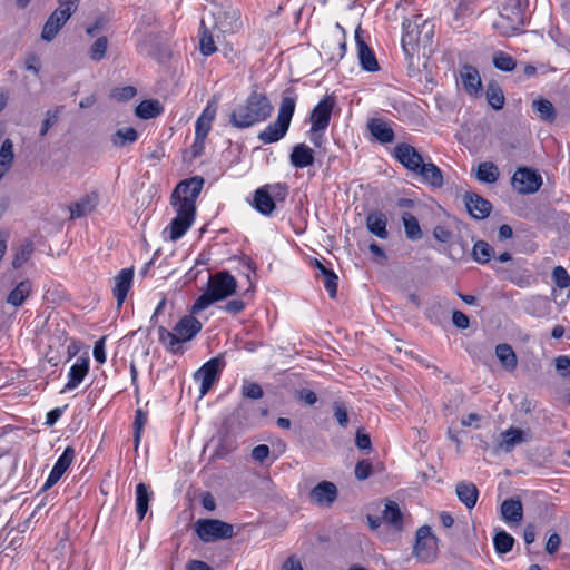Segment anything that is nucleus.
Instances as JSON below:
<instances>
[{
    "label": "nucleus",
    "instance_id": "obj_1",
    "mask_svg": "<svg viewBox=\"0 0 570 570\" xmlns=\"http://www.w3.org/2000/svg\"><path fill=\"white\" fill-rule=\"evenodd\" d=\"M273 109V105L265 94L253 91L243 104L232 111L230 124L239 129L252 127L268 119Z\"/></svg>",
    "mask_w": 570,
    "mask_h": 570
},
{
    "label": "nucleus",
    "instance_id": "obj_2",
    "mask_svg": "<svg viewBox=\"0 0 570 570\" xmlns=\"http://www.w3.org/2000/svg\"><path fill=\"white\" fill-rule=\"evenodd\" d=\"M297 97L293 90H286L278 109L277 118L258 134L263 144H273L281 140L287 132L295 111Z\"/></svg>",
    "mask_w": 570,
    "mask_h": 570
},
{
    "label": "nucleus",
    "instance_id": "obj_3",
    "mask_svg": "<svg viewBox=\"0 0 570 570\" xmlns=\"http://www.w3.org/2000/svg\"><path fill=\"white\" fill-rule=\"evenodd\" d=\"M80 0H58L59 7L49 16L42 31V40L52 41L70 17L76 12Z\"/></svg>",
    "mask_w": 570,
    "mask_h": 570
},
{
    "label": "nucleus",
    "instance_id": "obj_4",
    "mask_svg": "<svg viewBox=\"0 0 570 570\" xmlns=\"http://www.w3.org/2000/svg\"><path fill=\"white\" fill-rule=\"evenodd\" d=\"M204 186V178L194 176L191 178L181 180L171 193V205L187 209L191 207V212H196V199L198 198Z\"/></svg>",
    "mask_w": 570,
    "mask_h": 570
},
{
    "label": "nucleus",
    "instance_id": "obj_5",
    "mask_svg": "<svg viewBox=\"0 0 570 570\" xmlns=\"http://www.w3.org/2000/svg\"><path fill=\"white\" fill-rule=\"evenodd\" d=\"M199 539L204 542H213L220 539H229L234 535L232 524L217 519H202L195 524Z\"/></svg>",
    "mask_w": 570,
    "mask_h": 570
},
{
    "label": "nucleus",
    "instance_id": "obj_6",
    "mask_svg": "<svg viewBox=\"0 0 570 570\" xmlns=\"http://www.w3.org/2000/svg\"><path fill=\"white\" fill-rule=\"evenodd\" d=\"M210 14L215 28L223 33H235L242 28L240 11L233 6H214Z\"/></svg>",
    "mask_w": 570,
    "mask_h": 570
},
{
    "label": "nucleus",
    "instance_id": "obj_7",
    "mask_svg": "<svg viewBox=\"0 0 570 570\" xmlns=\"http://www.w3.org/2000/svg\"><path fill=\"white\" fill-rule=\"evenodd\" d=\"M419 20L420 18L414 22H403L402 46L404 50H407V46L419 45L421 42L426 45L433 36V24L428 20L420 23Z\"/></svg>",
    "mask_w": 570,
    "mask_h": 570
},
{
    "label": "nucleus",
    "instance_id": "obj_8",
    "mask_svg": "<svg viewBox=\"0 0 570 570\" xmlns=\"http://www.w3.org/2000/svg\"><path fill=\"white\" fill-rule=\"evenodd\" d=\"M413 553L417 559L424 562H429L435 558L436 539L430 527L422 525L417 529Z\"/></svg>",
    "mask_w": 570,
    "mask_h": 570
},
{
    "label": "nucleus",
    "instance_id": "obj_9",
    "mask_svg": "<svg viewBox=\"0 0 570 570\" xmlns=\"http://www.w3.org/2000/svg\"><path fill=\"white\" fill-rule=\"evenodd\" d=\"M511 184L519 194H533L541 187L542 178L534 169L518 168L512 176Z\"/></svg>",
    "mask_w": 570,
    "mask_h": 570
},
{
    "label": "nucleus",
    "instance_id": "obj_10",
    "mask_svg": "<svg viewBox=\"0 0 570 570\" xmlns=\"http://www.w3.org/2000/svg\"><path fill=\"white\" fill-rule=\"evenodd\" d=\"M223 365L224 363L220 357H213L196 371L194 379L200 382V396L206 395L213 384L218 380Z\"/></svg>",
    "mask_w": 570,
    "mask_h": 570
},
{
    "label": "nucleus",
    "instance_id": "obj_11",
    "mask_svg": "<svg viewBox=\"0 0 570 570\" xmlns=\"http://www.w3.org/2000/svg\"><path fill=\"white\" fill-rule=\"evenodd\" d=\"M336 104L333 95H326L324 98L313 108L309 120L314 131H325L330 125L331 115Z\"/></svg>",
    "mask_w": 570,
    "mask_h": 570
},
{
    "label": "nucleus",
    "instance_id": "obj_12",
    "mask_svg": "<svg viewBox=\"0 0 570 570\" xmlns=\"http://www.w3.org/2000/svg\"><path fill=\"white\" fill-rule=\"evenodd\" d=\"M237 281L227 271L217 272L208 279L207 288L216 295L219 301L233 295L236 292Z\"/></svg>",
    "mask_w": 570,
    "mask_h": 570
},
{
    "label": "nucleus",
    "instance_id": "obj_13",
    "mask_svg": "<svg viewBox=\"0 0 570 570\" xmlns=\"http://www.w3.org/2000/svg\"><path fill=\"white\" fill-rule=\"evenodd\" d=\"M393 155L407 170L413 173H417L424 164L421 154L405 142L396 145Z\"/></svg>",
    "mask_w": 570,
    "mask_h": 570
},
{
    "label": "nucleus",
    "instance_id": "obj_14",
    "mask_svg": "<svg viewBox=\"0 0 570 570\" xmlns=\"http://www.w3.org/2000/svg\"><path fill=\"white\" fill-rule=\"evenodd\" d=\"M176 210V217L171 220L169 229V239L175 242L181 238L185 233L193 225L196 212H191V207L188 210L185 208L174 207Z\"/></svg>",
    "mask_w": 570,
    "mask_h": 570
},
{
    "label": "nucleus",
    "instance_id": "obj_15",
    "mask_svg": "<svg viewBox=\"0 0 570 570\" xmlns=\"http://www.w3.org/2000/svg\"><path fill=\"white\" fill-rule=\"evenodd\" d=\"M337 498V488L333 482L322 481L309 491V501L320 507H330Z\"/></svg>",
    "mask_w": 570,
    "mask_h": 570
},
{
    "label": "nucleus",
    "instance_id": "obj_16",
    "mask_svg": "<svg viewBox=\"0 0 570 570\" xmlns=\"http://www.w3.org/2000/svg\"><path fill=\"white\" fill-rule=\"evenodd\" d=\"M75 459V450L71 446H67L62 454L59 456L57 462L55 463L51 472L49 473L48 479L43 484V490H48L53 487L63 475V473L69 469Z\"/></svg>",
    "mask_w": 570,
    "mask_h": 570
},
{
    "label": "nucleus",
    "instance_id": "obj_17",
    "mask_svg": "<svg viewBox=\"0 0 570 570\" xmlns=\"http://www.w3.org/2000/svg\"><path fill=\"white\" fill-rule=\"evenodd\" d=\"M527 6V0H507L502 6L500 16L502 19H507L513 29H518L524 22V9Z\"/></svg>",
    "mask_w": 570,
    "mask_h": 570
},
{
    "label": "nucleus",
    "instance_id": "obj_18",
    "mask_svg": "<svg viewBox=\"0 0 570 570\" xmlns=\"http://www.w3.org/2000/svg\"><path fill=\"white\" fill-rule=\"evenodd\" d=\"M134 279V268L121 269L114 278L115 285L112 288L114 296L117 301V307L120 308L131 288Z\"/></svg>",
    "mask_w": 570,
    "mask_h": 570
},
{
    "label": "nucleus",
    "instance_id": "obj_19",
    "mask_svg": "<svg viewBox=\"0 0 570 570\" xmlns=\"http://www.w3.org/2000/svg\"><path fill=\"white\" fill-rule=\"evenodd\" d=\"M463 200L468 212L475 219L487 218L492 210L491 203L475 193H466Z\"/></svg>",
    "mask_w": 570,
    "mask_h": 570
},
{
    "label": "nucleus",
    "instance_id": "obj_20",
    "mask_svg": "<svg viewBox=\"0 0 570 570\" xmlns=\"http://www.w3.org/2000/svg\"><path fill=\"white\" fill-rule=\"evenodd\" d=\"M360 28L355 31V40L357 46V55L362 68L368 72L379 70V63L373 50L366 45V42L360 36Z\"/></svg>",
    "mask_w": 570,
    "mask_h": 570
},
{
    "label": "nucleus",
    "instance_id": "obj_21",
    "mask_svg": "<svg viewBox=\"0 0 570 570\" xmlns=\"http://www.w3.org/2000/svg\"><path fill=\"white\" fill-rule=\"evenodd\" d=\"M89 372V358L79 357L76 363L70 367L68 373V382L62 392L76 389L86 377Z\"/></svg>",
    "mask_w": 570,
    "mask_h": 570
},
{
    "label": "nucleus",
    "instance_id": "obj_22",
    "mask_svg": "<svg viewBox=\"0 0 570 570\" xmlns=\"http://www.w3.org/2000/svg\"><path fill=\"white\" fill-rule=\"evenodd\" d=\"M460 79L468 94L478 95L480 92L482 82L475 67L464 65L460 70Z\"/></svg>",
    "mask_w": 570,
    "mask_h": 570
},
{
    "label": "nucleus",
    "instance_id": "obj_23",
    "mask_svg": "<svg viewBox=\"0 0 570 570\" xmlns=\"http://www.w3.org/2000/svg\"><path fill=\"white\" fill-rule=\"evenodd\" d=\"M98 202L99 196L96 191L87 194L86 196H83L81 199H79L77 203L69 207L71 218H80L90 214L97 207Z\"/></svg>",
    "mask_w": 570,
    "mask_h": 570
},
{
    "label": "nucleus",
    "instance_id": "obj_24",
    "mask_svg": "<svg viewBox=\"0 0 570 570\" xmlns=\"http://www.w3.org/2000/svg\"><path fill=\"white\" fill-rule=\"evenodd\" d=\"M203 325L194 316H184L174 327V331L178 333L181 342L191 340L197 333L200 332Z\"/></svg>",
    "mask_w": 570,
    "mask_h": 570
},
{
    "label": "nucleus",
    "instance_id": "obj_25",
    "mask_svg": "<svg viewBox=\"0 0 570 570\" xmlns=\"http://www.w3.org/2000/svg\"><path fill=\"white\" fill-rule=\"evenodd\" d=\"M458 499L466 507L472 509L475 507L479 498V490L474 483L469 481H460L455 487Z\"/></svg>",
    "mask_w": 570,
    "mask_h": 570
},
{
    "label": "nucleus",
    "instance_id": "obj_26",
    "mask_svg": "<svg viewBox=\"0 0 570 570\" xmlns=\"http://www.w3.org/2000/svg\"><path fill=\"white\" fill-rule=\"evenodd\" d=\"M367 128L373 137L381 144H390L394 140V131L392 127L382 119H371L367 122Z\"/></svg>",
    "mask_w": 570,
    "mask_h": 570
},
{
    "label": "nucleus",
    "instance_id": "obj_27",
    "mask_svg": "<svg viewBox=\"0 0 570 570\" xmlns=\"http://www.w3.org/2000/svg\"><path fill=\"white\" fill-rule=\"evenodd\" d=\"M387 218L384 213L375 210L366 216V227L376 237L386 239L389 233L386 229Z\"/></svg>",
    "mask_w": 570,
    "mask_h": 570
},
{
    "label": "nucleus",
    "instance_id": "obj_28",
    "mask_svg": "<svg viewBox=\"0 0 570 570\" xmlns=\"http://www.w3.org/2000/svg\"><path fill=\"white\" fill-rule=\"evenodd\" d=\"M289 159L294 167L306 168L314 164V154L305 144H297L293 147Z\"/></svg>",
    "mask_w": 570,
    "mask_h": 570
},
{
    "label": "nucleus",
    "instance_id": "obj_29",
    "mask_svg": "<svg viewBox=\"0 0 570 570\" xmlns=\"http://www.w3.org/2000/svg\"><path fill=\"white\" fill-rule=\"evenodd\" d=\"M416 174L421 176L423 183L433 187L440 188L444 184L441 169L433 163H424Z\"/></svg>",
    "mask_w": 570,
    "mask_h": 570
},
{
    "label": "nucleus",
    "instance_id": "obj_30",
    "mask_svg": "<svg viewBox=\"0 0 570 570\" xmlns=\"http://www.w3.org/2000/svg\"><path fill=\"white\" fill-rule=\"evenodd\" d=\"M253 206L257 212L265 216H268L274 212L275 203L272 200L265 186H262L255 191Z\"/></svg>",
    "mask_w": 570,
    "mask_h": 570
},
{
    "label": "nucleus",
    "instance_id": "obj_31",
    "mask_svg": "<svg viewBox=\"0 0 570 570\" xmlns=\"http://www.w3.org/2000/svg\"><path fill=\"white\" fill-rule=\"evenodd\" d=\"M502 517L509 522H520L523 518V507L519 499H508L501 504Z\"/></svg>",
    "mask_w": 570,
    "mask_h": 570
},
{
    "label": "nucleus",
    "instance_id": "obj_32",
    "mask_svg": "<svg viewBox=\"0 0 570 570\" xmlns=\"http://www.w3.org/2000/svg\"><path fill=\"white\" fill-rule=\"evenodd\" d=\"M32 289L31 282L29 279L21 281L8 295L7 303L18 307L29 297Z\"/></svg>",
    "mask_w": 570,
    "mask_h": 570
},
{
    "label": "nucleus",
    "instance_id": "obj_33",
    "mask_svg": "<svg viewBox=\"0 0 570 570\" xmlns=\"http://www.w3.org/2000/svg\"><path fill=\"white\" fill-rule=\"evenodd\" d=\"M495 355L507 371H513L518 365V358L513 348L505 343L498 344Z\"/></svg>",
    "mask_w": 570,
    "mask_h": 570
},
{
    "label": "nucleus",
    "instance_id": "obj_34",
    "mask_svg": "<svg viewBox=\"0 0 570 570\" xmlns=\"http://www.w3.org/2000/svg\"><path fill=\"white\" fill-rule=\"evenodd\" d=\"M153 493L148 490L145 483H138L136 485V511L140 521L149 509V501Z\"/></svg>",
    "mask_w": 570,
    "mask_h": 570
},
{
    "label": "nucleus",
    "instance_id": "obj_35",
    "mask_svg": "<svg viewBox=\"0 0 570 570\" xmlns=\"http://www.w3.org/2000/svg\"><path fill=\"white\" fill-rule=\"evenodd\" d=\"M502 441L500 443L501 450L511 452L517 445L524 441L523 431L517 428H510L501 433Z\"/></svg>",
    "mask_w": 570,
    "mask_h": 570
},
{
    "label": "nucleus",
    "instance_id": "obj_36",
    "mask_svg": "<svg viewBox=\"0 0 570 570\" xmlns=\"http://www.w3.org/2000/svg\"><path fill=\"white\" fill-rule=\"evenodd\" d=\"M500 171L492 161L481 163L478 167L476 179L481 183L493 184L498 180Z\"/></svg>",
    "mask_w": 570,
    "mask_h": 570
},
{
    "label": "nucleus",
    "instance_id": "obj_37",
    "mask_svg": "<svg viewBox=\"0 0 570 570\" xmlns=\"http://www.w3.org/2000/svg\"><path fill=\"white\" fill-rule=\"evenodd\" d=\"M401 219L403 222L405 235L409 239L419 240L422 238V229L415 216L405 212L402 214Z\"/></svg>",
    "mask_w": 570,
    "mask_h": 570
},
{
    "label": "nucleus",
    "instance_id": "obj_38",
    "mask_svg": "<svg viewBox=\"0 0 570 570\" xmlns=\"http://www.w3.org/2000/svg\"><path fill=\"white\" fill-rule=\"evenodd\" d=\"M138 139V132L132 127H126L118 129L111 135L110 140L116 147H124L129 144H134Z\"/></svg>",
    "mask_w": 570,
    "mask_h": 570
},
{
    "label": "nucleus",
    "instance_id": "obj_39",
    "mask_svg": "<svg viewBox=\"0 0 570 570\" xmlns=\"http://www.w3.org/2000/svg\"><path fill=\"white\" fill-rule=\"evenodd\" d=\"M532 109L541 120L552 122L556 119V109L547 99L540 98L532 101Z\"/></svg>",
    "mask_w": 570,
    "mask_h": 570
},
{
    "label": "nucleus",
    "instance_id": "obj_40",
    "mask_svg": "<svg viewBox=\"0 0 570 570\" xmlns=\"http://www.w3.org/2000/svg\"><path fill=\"white\" fill-rule=\"evenodd\" d=\"M163 108L157 100H144L136 107V116L140 119H151L160 115Z\"/></svg>",
    "mask_w": 570,
    "mask_h": 570
},
{
    "label": "nucleus",
    "instance_id": "obj_41",
    "mask_svg": "<svg viewBox=\"0 0 570 570\" xmlns=\"http://www.w3.org/2000/svg\"><path fill=\"white\" fill-rule=\"evenodd\" d=\"M199 48H200V52L204 56H210L217 50L213 35L206 27L204 19L200 21Z\"/></svg>",
    "mask_w": 570,
    "mask_h": 570
},
{
    "label": "nucleus",
    "instance_id": "obj_42",
    "mask_svg": "<svg viewBox=\"0 0 570 570\" xmlns=\"http://www.w3.org/2000/svg\"><path fill=\"white\" fill-rule=\"evenodd\" d=\"M382 519L384 522L400 529L402 525V512L399 504L394 501H389L383 510Z\"/></svg>",
    "mask_w": 570,
    "mask_h": 570
},
{
    "label": "nucleus",
    "instance_id": "obj_43",
    "mask_svg": "<svg viewBox=\"0 0 570 570\" xmlns=\"http://www.w3.org/2000/svg\"><path fill=\"white\" fill-rule=\"evenodd\" d=\"M494 255L493 247L484 240H478L472 248L473 259L480 264H487Z\"/></svg>",
    "mask_w": 570,
    "mask_h": 570
},
{
    "label": "nucleus",
    "instance_id": "obj_44",
    "mask_svg": "<svg viewBox=\"0 0 570 570\" xmlns=\"http://www.w3.org/2000/svg\"><path fill=\"white\" fill-rule=\"evenodd\" d=\"M493 544L499 554H505L512 550L514 538L505 531H499L493 538Z\"/></svg>",
    "mask_w": 570,
    "mask_h": 570
},
{
    "label": "nucleus",
    "instance_id": "obj_45",
    "mask_svg": "<svg viewBox=\"0 0 570 570\" xmlns=\"http://www.w3.org/2000/svg\"><path fill=\"white\" fill-rule=\"evenodd\" d=\"M159 333V341L173 353H176L178 351V346L181 343V340L179 338V335L177 332L174 331L169 332L164 326H159L158 328Z\"/></svg>",
    "mask_w": 570,
    "mask_h": 570
},
{
    "label": "nucleus",
    "instance_id": "obj_46",
    "mask_svg": "<svg viewBox=\"0 0 570 570\" xmlns=\"http://www.w3.org/2000/svg\"><path fill=\"white\" fill-rule=\"evenodd\" d=\"M487 99L490 106L495 109L500 110L503 108L504 105V96L497 83H490L487 89Z\"/></svg>",
    "mask_w": 570,
    "mask_h": 570
},
{
    "label": "nucleus",
    "instance_id": "obj_47",
    "mask_svg": "<svg viewBox=\"0 0 570 570\" xmlns=\"http://www.w3.org/2000/svg\"><path fill=\"white\" fill-rule=\"evenodd\" d=\"M32 252L33 245L31 242L21 244L12 261L13 268H20L30 258Z\"/></svg>",
    "mask_w": 570,
    "mask_h": 570
},
{
    "label": "nucleus",
    "instance_id": "obj_48",
    "mask_svg": "<svg viewBox=\"0 0 570 570\" xmlns=\"http://www.w3.org/2000/svg\"><path fill=\"white\" fill-rule=\"evenodd\" d=\"M13 157V144L10 139H6L0 148V165L2 168H6L7 171L11 168Z\"/></svg>",
    "mask_w": 570,
    "mask_h": 570
},
{
    "label": "nucleus",
    "instance_id": "obj_49",
    "mask_svg": "<svg viewBox=\"0 0 570 570\" xmlns=\"http://www.w3.org/2000/svg\"><path fill=\"white\" fill-rule=\"evenodd\" d=\"M493 65L497 69L502 71H512L517 63L515 60L505 52H497L493 57Z\"/></svg>",
    "mask_w": 570,
    "mask_h": 570
},
{
    "label": "nucleus",
    "instance_id": "obj_50",
    "mask_svg": "<svg viewBox=\"0 0 570 570\" xmlns=\"http://www.w3.org/2000/svg\"><path fill=\"white\" fill-rule=\"evenodd\" d=\"M219 301L216 298V295H214L208 288L196 299L191 307V313L197 314L204 309H206L208 306H210L213 303Z\"/></svg>",
    "mask_w": 570,
    "mask_h": 570
},
{
    "label": "nucleus",
    "instance_id": "obj_51",
    "mask_svg": "<svg viewBox=\"0 0 570 570\" xmlns=\"http://www.w3.org/2000/svg\"><path fill=\"white\" fill-rule=\"evenodd\" d=\"M63 107L57 106L55 109H50L46 112V118L42 121L40 128V136L43 137L47 135L48 130L58 121L60 114L62 112Z\"/></svg>",
    "mask_w": 570,
    "mask_h": 570
},
{
    "label": "nucleus",
    "instance_id": "obj_52",
    "mask_svg": "<svg viewBox=\"0 0 570 570\" xmlns=\"http://www.w3.org/2000/svg\"><path fill=\"white\" fill-rule=\"evenodd\" d=\"M147 422V415L141 410L138 409L136 411L135 421H134V442H135V449L137 450L140 443L142 429Z\"/></svg>",
    "mask_w": 570,
    "mask_h": 570
},
{
    "label": "nucleus",
    "instance_id": "obj_53",
    "mask_svg": "<svg viewBox=\"0 0 570 570\" xmlns=\"http://www.w3.org/2000/svg\"><path fill=\"white\" fill-rule=\"evenodd\" d=\"M108 47V40L106 37H99L92 43L89 50V56L94 61H100L105 58L106 51Z\"/></svg>",
    "mask_w": 570,
    "mask_h": 570
},
{
    "label": "nucleus",
    "instance_id": "obj_54",
    "mask_svg": "<svg viewBox=\"0 0 570 570\" xmlns=\"http://www.w3.org/2000/svg\"><path fill=\"white\" fill-rule=\"evenodd\" d=\"M324 287L327 291L331 298L336 297L337 293V275L331 269H324L322 274Z\"/></svg>",
    "mask_w": 570,
    "mask_h": 570
},
{
    "label": "nucleus",
    "instance_id": "obj_55",
    "mask_svg": "<svg viewBox=\"0 0 570 570\" xmlns=\"http://www.w3.org/2000/svg\"><path fill=\"white\" fill-rule=\"evenodd\" d=\"M265 188L268 190V194L274 203L276 202H284L288 194V188L286 184H267L264 185Z\"/></svg>",
    "mask_w": 570,
    "mask_h": 570
},
{
    "label": "nucleus",
    "instance_id": "obj_56",
    "mask_svg": "<svg viewBox=\"0 0 570 570\" xmlns=\"http://www.w3.org/2000/svg\"><path fill=\"white\" fill-rule=\"evenodd\" d=\"M242 393L245 397L252 400H258L263 396L264 392L259 384L253 382H246L243 385Z\"/></svg>",
    "mask_w": 570,
    "mask_h": 570
},
{
    "label": "nucleus",
    "instance_id": "obj_57",
    "mask_svg": "<svg viewBox=\"0 0 570 570\" xmlns=\"http://www.w3.org/2000/svg\"><path fill=\"white\" fill-rule=\"evenodd\" d=\"M354 473L357 480H366L372 475L373 466L370 461L362 460L356 464Z\"/></svg>",
    "mask_w": 570,
    "mask_h": 570
},
{
    "label": "nucleus",
    "instance_id": "obj_58",
    "mask_svg": "<svg viewBox=\"0 0 570 570\" xmlns=\"http://www.w3.org/2000/svg\"><path fill=\"white\" fill-rule=\"evenodd\" d=\"M334 417L342 428H346L348 424V414L345 405L341 402H334Z\"/></svg>",
    "mask_w": 570,
    "mask_h": 570
},
{
    "label": "nucleus",
    "instance_id": "obj_59",
    "mask_svg": "<svg viewBox=\"0 0 570 570\" xmlns=\"http://www.w3.org/2000/svg\"><path fill=\"white\" fill-rule=\"evenodd\" d=\"M556 370L562 377L570 376V357L567 355H560L554 360Z\"/></svg>",
    "mask_w": 570,
    "mask_h": 570
},
{
    "label": "nucleus",
    "instance_id": "obj_60",
    "mask_svg": "<svg viewBox=\"0 0 570 570\" xmlns=\"http://www.w3.org/2000/svg\"><path fill=\"white\" fill-rule=\"evenodd\" d=\"M105 342H106V337L102 336L95 343V346H94V352H92L94 357L100 364L105 363V361H106Z\"/></svg>",
    "mask_w": 570,
    "mask_h": 570
},
{
    "label": "nucleus",
    "instance_id": "obj_61",
    "mask_svg": "<svg viewBox=\"0 0 570 570\" xmlns=\"http://www.w3.org/2000/svg\"><path fill=\"white\" fill-rule=\"evenodd\" d=\"M269 455V448L266 444H259L252 450L253 460L262 463Z\"/></svg>",
    "mask_w": 570,
    "mask_h": 570
},
{
    "label": "nucleus",
    "instance_id": "obj_62",
    "mask_svg": "<svg viewBox=\"0 0 570 570\" xmlns=\"http://www.w3.org/2000/svg\"><path fill=\"white\" fill-rule=\"evenodd\" d=\"M452 322L458 328L461 330H465L470 325L469 317L461 311H454L452 313Z\"/></svg>",
    "mask_w": 570,
    "mask_h": 570
},
{
    "label": "nucleus",
    "instance_id": "obj_63",
    "mask_svg": "<svg viewBox=\"0 0 570 570\" xmlns=\"http://www.w3.org/2000/svg\"><path fill=\"white\" fill-rule=\"evenodd\" d=\"M433 236L441 243H446L451 239L452 233L444 226L438 225L433 229Z\"/></svg>",
    "mask_w": 570,
    "mask_h": 570
},
{
    "label": "nucleus",
    "instance_id": "obj_64",
    "mask_svg": "<svg viewBox=\"0 0 570 570\" xmlns=\"http://www.w3.org/2000/svg\"><path fill=\"white\" fill-rule=\"evenodd\" d=\"M282 570H304V569H303V566H302V562L299 561V559L296 556H291L284 561V563L282 566Z\"/></svg>",
    "mask_w": 570,
    "mask_h": 570
}]
</instances>
